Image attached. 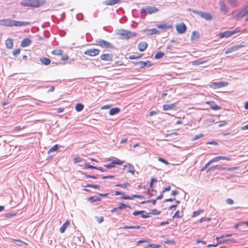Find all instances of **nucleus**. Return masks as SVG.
<instances>
[{
  "label": "nucleus",
  "mask_w": 248,
  "mask_h": 248,
  "mask_svg": "<svg viewBox=\"0 0 248 248\" xmlns=\"http://www.w3.org/2000/svg\"><path fill=\"white\" fill-rule=\"evenodd\" d=\"M45 3V0H23L20 4L23 6L37 8L43 5Z\"/></svg>",
  "instance_id": "f257e3e1"
},
{
  "label": "nucleus",
  "mask_w": 248,
  "mask_h": 248,
  "mask_svg": "<svg viewBox=\"0 0 248 248\" xmlns=\"http://www.w3.org/2000/svg\"><path fill=\"white\" fill-rule=\"evenodd\" d=\"M1 24L6 26H26L30 25L29 22L19 21L10 19H3L1 21Z\"/></svg>",
  "instance_id": "f03ea898"
},
{
  "label": "nucleus",
  "mask_w": 248,
  "mask_h": 248,
  "mask_svg": "<svg viewBox=\"0 0 248 248\" xmlns=\"http://www.w3.org/2000/svg\"><path fill=\"white\" fill-rule=\"evenodd\" d=\"M240 31L239 28H236L235 30L232 31H227L223 32H220L217 34V36L219 38H228L231 37Z\"/></svg>",
  "instance_id": "7ed1b4c3"
},
{
  "label": "nucleus",
  "mask_w": 248,
  "mask_h": 248,
  "mask_svg": "<svg viewBox=\"0 0 248 248\" xmlns=\"http://www.w3.org/2000/svg\"><path fill=\"white\" fill-rule=\"evenodd\" d=\"M188 10L199 15L200 17L204 18L207 20H211L213 19V16L209 13H205L202 11L195 10L192 9H189Z\"/></svg>",
  "instance_id": "20e7f679"
},
{
  "label": "nucleus",
  "mask_w": 248,
  "mask_h": 248,
  "mask_svg": "<svg viewBox=\"0 0 248 248\" xmlns=\"http://www.w3.org/2000/svg\"><path fill=\"white\" fill-rule=\"evenodd\" d=\"M158 11L159 9L156 8L155 6H146L140 10V14H144L145 15L147 14H152L155 13Z\"/></svg>",
  "instance_id": "39448f33"
},
{
  "label": "nucleus",
  "mask_w": 248,
  "mask_h": 248,
  "mask_svg": "<svg viewBox=\"0 0 248 248\" xmlns=\"http://www.w3.org/2000/svg\"><path fill=\"white\" fill-rule=\"evenodd\" d=\"M176 29L179 34H183L186 31L187 27L184 23H181L176 25Z\"/></svg>",
  "instance_id": "423d86ee"
},
{
  "label": "nucleus",
  "mask_w": 248,
  "mask_h": 248,
  "mask_svg": "<svg viewBox=\"0 0 248 248\" xmlns=\"http://www.w3.org/2000/svg\"><path fill=\"white\" fill-rule=\"evenodd\" d=\"M219 5L220 6V9L221 12L223 13L224 14H226L228 12L229 8L226 6L225 1L223 0H219Z\"/></svg>",
  "instance_id": "0eeeda50"
},
{
  "label": "nucleus",
  "mask_w": 248,
  "mask_h": 248,
  "mask_svg": "<svg viewBox=\"0 0 248 248\" xmlns=\"http://www.w3.org/2000/svg\"><path fill=\"white\" fill-rule=\"evenodd\" d=\"M123 164V161H121L119 159L113 160L110 164L104 165V167L107 169H111L115 166V165H121Z\"/></svg>",
  "instance_id": "6e6552de"
},
{
  "label": "nucleus",
  "mask_w": 248,
  "mask_h": 248,
  "mask_svg": "<svg viewBox=\"0 0 248 248\" xmlns=\"http://www.w3.org/2000/svg\"><path fill=\"white\" fill-rule=\"evenodd\" d=\"M163 109L164 111L170 110H175L178 108V107L176 103H172L171 104H165L163 105Z\"/></svg>",
  "instance_id": "1a4fd4ad"
},
{
  "label": "nucleus",
  "mask_w": 248,
  "mask_h": 248,
  "mask_svg": "<svg viewBox=\"0 0 248 248\" xmlns=\"http://www.w3.org/2000/svg\"><path fill=\"white\" fill-rule=\"evenodd\" d=\"M99 51L98 49H90L86 50L84 53L90 56H95L99 54Z\"/></svg>",
  "instance_id": "9d476101"
},
{
  "label": "nucleus",
  "mask_w": 248,
  "mask_h": 248,
  "mask_svg": "<svg viewBox=\"0 0 248 248\" xmlns=\"http://www.w3.org/2000/svg\"><path fill=\"white\" fill-rule=\"evenodd\" d=\"M228 83L227 82L221 81V82H218L213 83L212 86L214 89H217V88H220L225 87V86L228 85Z\"/></svg>",
  "instance_id": "9b49d317"
},
{
  "label": "nucleus",
  "mask_w": 248,
  "mask_h": 248,
  "mask_svg": "<svg viewBox=\"0 0 248 248\" xmlns=\"http://www.w3.org/2000/svg\"><path fill=\"white\" fill-rule=\"evenodd\" d=\"M237 17L239 19L246 17L247 19L248 18V8L240 11L239 13L237 14Z\"/></svg>",
  "instance_id": "f8f14e48"
},
{
  "label": "nucleus",
  "mask_w": 248,
  "mask_h": 248,
  "mask_svg": "<svg viewBox=\"0 0 248 248\" xmlns=\"http://www.w3.org/2000/svg\"><path fill=\"white\" fill-rule=\"evenodd\" d=\"M221 159L227 160H231L230 158H229V157H226V156H217V157H215L212 158V159H211L208 162L211 164H212L213 162H218V161H219Z\"/></svg>",
  "instance_id": "ddd939ff"
},
{
  "label": "nucleus",
  "mask_w": 248,
  "mask_h": 248,
  "mask_svg": "<svg viewBox=\"0 0 248 248\" xmlns=\"http://www.w3.org/2000/svg\"><path fill=\"white\" fill-rule=\"evenodd\" d=\"M114 35L115 38L124 39V30L123 29L116 30Z\"/></svg>",
  "instance_id": "4468645a"
},
{
  "label": "nucleus",
  "mask_w": 248,
  "mask_h": 248,
  "mask_svg": "<svg viewBox=\"0 0 248 248\" xmlns=\"http://www.w3.org/2000/svg\"><path fill=\"white\" fill-rule=\"evenodd\" d=\"M95 45L99 46H110V44L103 40H96Z\"/></svg>",
  "instance_id": "2eb2a0df"
},
{
  "label": "nucleus",
  "mask_w": 248,
  "mask_h": 248,
  "mask_svg": "<svg viewBox=\"0 0 248 248\" xmlns=\"http://www.w3.org/2000/svg\"><path fill=\"white\" fill-rule=\"evenodd\" d=\"M206 104L210 106L211 108L213 110H217L220 109L221 108L217 106L215 102L212 101H208L206 102Z\"/></svg>",
  "instance_id": "dca6fc26"
},
{
  "label": "nucleus",
  "mask_w": 248,
  "mask_h": 248,
  "mask_svg": "<svg viewBox=\"0 0 248 248\" xmlns=\"http://www.w3.org/2000/svg\"><path fill=\"white\" fill-rule=\"evenodd\" d=\"M124 208V203H121L120 206L118 207L114 208L111 210V213H116L119 214L122 212L123 209Z\"/></svg>",
  "instance_id": "f3484780"
},
{
  "label": "nucleus",
  "mask_w": 248,
  "mask_h": 248,
  "mask_svg": "<svg viewBox=\"0 0 248 248\" xmlns=\"http://www.w3.org/2000/svg\"><path fill=\"white\" fill-rule=\"evenodd\" d=\"M32 41L31 39L28 37L24 38L22 42H21L20 46H29Z\"/></svg>",
  "instance_id": "a211bd4d"
},
{
  "label": "nucleus",
  "mask_w": 248,
  "mask_h": 248,
  "mask_svg": "<svg viewBox=\"0 0 248 248\" xmlns=\"http://www.w3.org/2000/svg\"><path fill=\"white\" fill-rule=\"evenodd\" d=\"M70 222L69 220H66L64 223L60 227V232L62 233L64 232L65 230L69 226Z\"/></svg>",
  "instance_id": "6ab92c4d"
},
{
  "label": "nucleus",
  "mask_w": 248,
  "mask_h": 248,
  "mask_svg": "<svg viewBox=\"0 0 248 248\" xmlns=\"http://www.w3.org/2000/svg\"><path fill=\"white\" fill-rule=\"evenodd\" d=\"M112 57V55L110 54H103L101 56V59L105 61H111Z\"/></svg>",
  "instance_id": "aec40b11"
},
{
  "label": "nucleus",
  "mask_w": 248,
  "mask_h": 248,
  "mask_svg": "<svg viewBox=\"0 0 248 248\" xmlns=\"http://www.w3.org/2000/svg\"><path fill=\"white\" fill-rule=\"evenodd\" d=\"M200 37V34L197 31H194L192 32V35L191 36V39L192 41H196Z\"/></svg>",
  "instance_id": "412c9836"
},
{
  "label": "nucleus",
  "mask_w": 248,
  "mask_h": 248,
  "mask_svg": "<svg viewBox=\"0 0 248 248\" xmlns=\"http://www.w3.org/2000/svg\"><path fill=\"white\" fill-rule=\"evenodd\" d=\"M136 33L135 32L125 30V38H129L136 36Z\"/></svg>",
  "instance_id": "4be33fe9"
},
{
  "label": "nucleus",
  "mask_w": 248,
  "mask_h": 248,
  "mask_svg": "<svg viewBox=\"0 0 248 248\" xmlns=\"http://www.w3.org/2000/svg\"><path fill=\"white\" fill-rule=\"evenodd\" d=\"M214 170H225V167H222L219 165H215V166H212L210 168H209L208 169L207 171H209Z\"/></svg>",
  "instance_id": "5701e85b"
},
{
  "label": "nucleus",
  "mask_w": 248,
  "mask_h": 248,
  "mask_svg": "<svg viewBox=\"0 0 248 248\" xmlns=\"http://www.w3.org/2000/svg\"><path fill=\"white\" fill-rule=\"evenodd\" d=\"M125 169H126V170L127 172H130L132 174H134L135 169L133 166L128 164V165L125 166Z\"/></svg>",
  "instance_id": "b1692460"
},
{
  "label": "nucleus",
  "mask_w": 248,
  "mask_h": 248,
  "mask_svg": "<svg viewBox=\"0 0 248 248\" xmlns=\"http://www.w3.org/2000/svg\"><path fill=\"white\" fill-rule=\"evenodd\" d=\"M120 111V109L118 108H114L110 109L109 113L110 115H113L118 113Z\"/></svg>",
  "instance_id": "393cba45"
},
{
  "label": "nucleus",
  "mask_w": 248,
  "mask_h": 248,
  "mask_svg": "<svg viewBox=\"0 0 248 248\" xmlns=\"http://www.w3.org/2000/svg\"><path fill=\"white\" fill-rule=\"evenodd\" d=\"M145 31L147 32L148 34L152 35L155 34L158 32V31L156 29H152L145 30Z\"/></svg>",
  "instance_id": "a878e982"
},
{
  "label": "nucleus",
  "mask_w": 248,
  "mask_h": 248,
  "mask_svg": "<svg viewBox=\"0 0 248 248\" xmlns=\"http://www.w3.org/2000/svg\"><path fill=\"white\" fill-rule=\"evenodd\" d=\"M207 61V60L202 61L201 60L199 59L195 61H193L192 62V64L193 65H199L203 64V63L206 62Z\"/></svg>",
  "instance_id": "bb28decb"
},
{
  "label": "nucleus",
  "mask_w": 248,
  "mask_h": 248,
  "mask_svg": "<svg viewBox=\"0 0 248 248\" xmlns=\"http://www.w3.org/2000/svg\"><path fill=\"white\" fill-rule=\"evenodd\" d=\"M229 3L232 7H237L238 5V0H227Z\"/></svg>",
  "instance_id": "cd10ccee"
},
{
  "label": "nucleus",
  "mask_w": 248,
  "mask_h": 248,
  "mask_svg": "<svg viewBox=\"0 0 248 248\" xmlns=\"http://www.w3.org/2000/svg\"><path fill=\"white\" fill-rule=\"evenodd\" d=\"M41 62L46 65H47L50 64V60L47 58H43L42 59H41Z\"/></svg>",
  "instance_id": "c85d7f7f"
},
{
  "label": "nucleus",
  "mask_w": 248,
  "mask_h": 248,
  "mask_svg": "<svg viewBox=\"0 0 248 248\" xmlns=\"http://www.w3.org/2000/svg\"><path fill=\"white\" fill-rule=\"evenodd\" d=\"M143 55V54H135L130 56L129 57V59H131V60L137 59L141 58Z\"/></svg>",
  "instance_id": "c756f323"
},
{
  "label": "nucleus",
  "mask_w": 248,
  "mask_h": 248,
  "mask_svg": "<svg viewBox=\"0 0 248 248\" xmlns=\"http://www.w3.org/2000/svg\"><path fill=\"white\" fill-rule=\"evenodd\" d=\"M164 55V53H163L161 51H158L155 55V59H159L163 58Z\"/></svg>",
  "instance_id": "7c9ffc66"
},
{
  "label": "nucleus",
  "mask_w": 248,
  "mask_h": 248,
  "mask_svg": "<svg viewBox=\"0 0 248 248\" xmlns=\"http://www.w3.org/2000/svg\"><path fill=\"white\" fill-rule=\"evenodd\" d=\"M5 45H6V46H13V40L10 38L7 39L5 41Z\"/></svg>",
  "instance_id": "2f4dec72"
},
{
  "label": "nucleus",
  "mask_w": 248,
  "mask_h": 248,
  "mask_svg": "<svg viewBox=\"0 0 248 248\" xmlns=\"http://www.w3.org/2000/svg\"><path fill=\"white\" fill-rule=\"evenodd\" d=\"M84 108V106L82 104H78L76 105L75 108L77 111H81Z\"/></svg>",
  "instance_id": "473e14b6"
},
{
  "label": "nucleus",
  "mask_w": 248,
  "mask_h": 248,
  "mask_svg": "<svg viewBox=\"0 0 248 248\" xmlns=\"http://www.w3.org/2000/svg\"><path fill=\"white\" fill-rule=\"evenodd\" d=\"M58 149V145L55 144L53 147H52L51 148L49 149L47 153L48 154H50L54 151H57Z\"/></svg>",
  "instance_id": "72a5a7b5"
},
{
  "label": "nucleus",
  "mask_w": 248,
  "mask_h": 248,
  "mask_svg": "<svg viewBox=\"0 0 248 248\" xmlns=\"http://www.w3.org/2000/svg\"><path fill=\"white\" fill-rule=\"evenodd\" d=\"M52 53L54 55H61L62 54V51L61 49H56L52 51Z\"/></svg>",
  "instance_id": "f704fd0d"
},
{
  "label": "nucleus",
  "mask_w": 248,
  "mask_h": 248,
  "mask_svg": "<svg viewBox=\"0 0 248 248\" xmlns=\"http://www.w3.org/2000/svg\"><path fill=\"white\" fill-rule=\"evenodd\" d=\"M14 243H16V242H18V245H21V244H23L25 245H27L28 244L25 243V242H24L23 241H21V240L20 239H12V241Z\"/></svg>",
  "instance_id": "c9c22d12"
},
{
  "label": "nucleus",
  "mask_w": 248,
  "mask_h": 248,
  "mask_svg": "<svg viewBox=\"0 0 248 248\" xmlns=\"http://www.w3.org/2000/svg\"><path fill=\"white\" fill-rule=\"evenodd\" d=\"M203 212L202 209H200L193 212L192 217H195L199 216L201 213Z\"/></svg>",
  "instance_id": "e433bc0d"
},
{
  "label": "nucleus",
  "mask_w": 248,
  "mask_h": 248,
  "mask_svg": "<svg viewBox=\"0 0 248 248\" xmlns=\"http://www.w3.org/2000/svg\"><path fill=\"white\" fill-rule=\"evenodd\" d=\"M82 161V158L79 156H76L75 157L74 159V162L75 163H79Z\"/></svg>",
  "instance_id": "4c0bfd02"
},
{
  "label": "nucleus",
  "mask_w": 248,
  "mask_h": 248,
  "mask_svg": "<svg viewBox=\"0 0 248 248\" xmlns=\"http://www.w3.org/2000/svg\"><path fill=\"white\" fill-rule=\"evenodd\" d=\"M157 28L159 29H167L169 28V27L167 24H164L158 25Z\"/></svg>",
  "instance_id": "58836bf2"
},
{
  "label": "nucleus",
  "mask_w": 248,
  "mask_h": 248,
  "mask_svg": "<svg viewBox=\"0 0 248 248\" xmlns=\"http://www.w3.org/2000/svg\"><path fill=\"white\" fill-rule=\"evenodd\" d=\"M84 168H85V169H96V167H94V166H92L91 165H89V164H88L86 163L84 165Z\"/></svg>",
  "instance_id": "ea45409f"
},
{
  "label": "nucleus",
  "mask_w": 248,
  "mask_h": 248,
  "mask_svg": "<svg viewBox=\"0 0 248 248\" xmlns=\"http://www.w3.org/2000/svg\"><path fill=\"white\" fill-rule=\"evenodd\" d=\"M158 160L162 162L163 163L165 164V165L169 164V163L166 160H165L161 157H158Z\"/></svg>",
  "instance_id": "a19ab883"
},
{
  "label": "nucleus",
  "mask_w": 248,
  "mask_h": 248,
  "mask_svg": "<svg viewBox=\"0 0 248 248\" xmlns=\"http://www.w3.org/2000/svg\"><path fill=\"white\" fill-rule=\"evenodd\" d=\"M16 213H8L5 215V217L7 218H10L13 216H15L16 215Z\"/></svg>",
  "instance_id": "79ce46f5"
},
{
  "label": "nucleus",
  "mask_w": 248,
  "mask_h": 248,
  "mask_svg": "<svg viewBox=\"0 0 248 248\" xmlns=\"http://www.w3.org/2000/svg\"><path fill=\"white\" fill-rule=\"evenodd\" d=\"M156 200H149V201L142 202H141V203L144 204V203H146L151 202L153 204H155L156 203Z\"/></svg>",
  "instance_id": "37998d69"
},
{
  "label": "nucleus",
  "mask_w": 248,
  "mask_h": 248,
  "mask_svg": "<svg viewBox=\"0 0 248 248\" xmlns=\"http://www.w3.org/2000/svg\"><path fill=\"white\" fill-rule=\"evenodd\" d=\"M138 46H148V44L146 42H142L139 44Z\"/></svg>",
  "instance_id": "c03bdc74"
},
{
  "label": "nucleus",
  "mask_w": 248,
  "mask_h": 248,
  "mask_svg": "<svg viewBox=\"0 0 248 248\" xmlns=\"http://www.w3.org/2000/svg\"><path fill=\"white\" fill-rule=\"evenodd\" d=\"M140 226H125V229H140Z\"/></svg>",
  "instance_id": "a18cd8bd"
},
{
  "label": "nucleus",
  "mask_w": 248,
  "mask_h": 248,
  "mask_svg": "<svg viewBox=\"0 0 248 248\" xmlns=\"http://www.w3.org/2000/svg\"><path fill=\"white\" fill-rule=\"evenodd\" d=\"M226 201V202L227 204H230V205H232V204H233V203H234L233 201L230 198L227 199Z\"/></svg>",
  "instance_id": "49530a36"
},
{
  "label": "nucleus",
  "mask_w": 248,
  "mask_h": 248,
  "mask_svg": "<svg viewBox=\"0 0 248 248\" xmlns=\"http://www.w3.org/2000/svg\"><path fill=\"white\" fill-rule=\"evenodd\" d=\"M114 192H115V195H121V198L122 199H124V194L123 193L119 192L118 191H115Z\"/></svg>",
  "instance_id": "de8ad7c7"
},
{
  "label": "nucleus",
  "mask_w": 248,
  "mask_h": 248,
  "mask_svg": "<svg viewBox=\"0 0 248 248\" xmlns=\"http://www.w3.org/2000/svg\"><path fill=\"white\" fill-rule=\"evenodd\" d=\"M144 213H145V212L144 211H135V212H133V215L134 216H137L138 215L143 214Z\"/></svg>",
  "instance_id": "09e8293b"
},
{
  "label": "nucleus",
  "mask_w": 248,
  "mask_h": 248,
  "mask_svg": "<svg viewBox=\"0 0 248 248\" xmlns=\"http://www.w3.org/2000/svg\"><path fill=\"white\" fill-rule=\"evenodd\" d=\"M96 220H97L98 223H102L104 220V218L103 217H96Z\"/></svg>",
  "instance_id": "8fccbe9b"
},
{
  "label": "nucleus",
  "mask_w": 248,
  "mask_h": 248,
  "mask_svg": "<svg viewBox=\"0 0 248 248\" xmlns=\"http://www.w3.org/2000/svg\"><path fill=\"white\" fill-rule=\"evenodd\" d=\"M210 220V218H206V217H202L201 218H200L199 219V222L200 223H202L203 221H209Z\"/></svg>",
  "instance_id": "3c124183"
},
{
  "label": "nucleus",
  "mask_w": 248,
  "mask_h": 248,
  "mask_svg": "<svg viewBox=\"0 0 248 248\" xmlns=\"http://www.w3.org/2000/svg\"><path fill=\"white\" fill-rule=\"evenodd\" d=\"M148 246L149 247V248H159L160 247V246L159 245H155V244H150L148 245Z\"/></svg>",
  "instance_id": "603ef678"
},
{
  "label": "nucleus",
  "mask_w": 248,
  "mask_h": 248,
  "mask_svg": "<svg viewBox=\"0 0 248 248\" xmlns=\"http://www.w3.org/2000/svg\"><path fill=\"white\" fill-rule=\"evenodd\" d=\"M139 64H140V67L141 68H143V67H145L147 65L146 62H139Z\"/></svg>",
  "instance_id": "864d4df0"
},
{
  "label": "nucleus",
  "mask_w": 248,
  "mask_h": 248,
  "mask_svg": "<svg viewBox=\"0 0 248 248\" xmlns=\"http://www.w3.org/2000/svg\"><path fill=\"white\" fill-rule=\"evenodd\" d=\"M20 51V49H16L15 50L13 51V54L14 55V56H16L19 54Z\"/></svg>",
  "instance_id": "5fc2aeb1"
},
{
  "label": "nucleus",
  "mask_w": 248,
  "mask_h": 248,
  "mask_svg": "<svg viewBox=\"0 0 248 248\" xmlns=\"http://www.w3.org/2000/svg\"><path fill=\"white\" fill-rule=\"evenodd\" d=\"M237 169V167H232V168H226L225 170H228L230 171L234 170Z\"/></svg>",
  "instance_id": "6e6d98bb"
},
{
  "label": "nucleus",
  "mask_w": 248,
  "mask_h": 248,
  "mask_svg": "<svg viewBox=\"0 0 248 248\" xmlns=\"http://www.w3.org/2000/svg\"><path fill=\"white\" fill-rule=\"evenodd\" d=\"M62 60L63 61H66L69 59V57L68 55H66L62 57Z\"/></svg>",
  "instance_id": "4d7b16f0"
},
{
  "label": "nucleus",
  "mask_w": 248,
  "mask_h": 248,
  "mask_svg": "<svg viewBox=\"0 0 248 248\" xmlns=\"http://www.w3.org/2000/svg\"><path fill=\"white\" fill-rule=\"evenodd\" d=\"M203 136V135L202 134H200L198 135L195 136V137L194 138V140H197L199 138H202Z\"/></svg>",
  "instance_id": "13d9d810"
},
{
  "label": "nucleus",
  "mask_w": 248,
  "mask_h": 248,
  "mask_svg": "<svg viewBox=\"0 0 248 248\" xmlns=\"http://www.w3.org/2000/svg\"><path fill=\"white\" fill-rule=\"evenodd\" d=\"M227 124V123L226 122L223 121V122H221V123L218 124V126L222 127V126L226 125Z\"/></svg>",
  "instance_id": "bf43d9fd"
},
{
  "label": "nucleus",
  "mask_w": 248,
  "mask_h": 248,
  "mask_svg": "<svg viewBox=\"0 0 248 248\" xmlns=\"http://www.w3.org/2000/svg\"><path fill=\"white\" fill-rule=\"evenodd\" d=\"M150 214H151V213H148V214H144V213L143 214H141V215H142V217L143 218H148L149 217V215Z\"/></svg>",
  "instance_id": "052dcab7"
},
{
  "label": "nucleus",
  "mask_w": 248,
  "mask_h": 248,
  "mask_svg": "<svg viewBox=\"0 0 248 248\" xmlns=\"http://www.w3.org/2000/svg\"><path fill=\"white\" fill-rule=\"evenodd\" d=\"M170 186H169L166 187L165 188H164V190L162 191V193L166 191H169V190H170Z\"/></svg>",
  "instance_id": "680f3d73"
},
{
  "label": "nucleus",
  "mask_w": 248,
  "mask_h": 248,
  "mask_svg": "<svg viewBox=\"0 0 248 248\" xmlns=\"http://www.w3.org/2000/svg\"><path fill=\"white\" fill-rule=\"evenodd\" d=\"M210 165V164L209 163V162H208V163L205 165L204 167H203L202 169H201V171H203L204 170L207 168L208 166H209V165Z\"/></svg>",
  "instance_id": "e2e57ef3"
},
{
  "label": "nucleus",
  "mask_w": 248,
  "mask_h": 248,
  "mask_svg": "<svg viewBox=\"0 0 248 248\" xmlns=\"http://www.w3.org/2000/svg\"><path fill=\"white\" fill-rule=\"evenodd\" d=\"M147 242H148V240H140V241H138L137 245H140L141 243H147Z\"/></svg>",
  "instance_id": "0e129e2a"
},
{
  "label": "nucleus",
  "mask_w": 248,
  "mask_h": 248,
  "mask_svg": "<svg viewBox=\"0 0 248 248\" xmlns=\"http://www.w3.org/2000/svg\"><path fill=\"white\" fill-rule=\"evenodd\" d=\"M94 199H95L94 197H90L88 198V201L92 202H94Z\"/></svg>",
  "instance_id": "69168bd1"
},
{
  "label": "nucleus",
  "mask_w": 248,
  "mask_h": 248,
  "mask_svg": "<svg viewBox=\"0 0 248 248\" xmlns=\"http://www.w3.org/2000/svg\"><path fill=\"white\" fill-rule=\"evenodd\" d=\"M157 113V111H152L149 112V115L150 116H152L154 114H156Z\"/></svg>",
  "instance_id": "338daca9"
},
{
  "label": "nucleus",
  "mask_w": 248,
  "mask_h": 248,
  "mask_svg": "<svg viewBox=\"0 0 248 248\" xmlns=\"http://www.w3.org/2000/svg\"><path fill=\"white\" fill-rule=\"evenodd\" d=\"M241 129L242 130H245L248 129V124L244 126H242L241 128Z\"/></svg>",
  "instance_id": "774afa93"
}]
</instances>
